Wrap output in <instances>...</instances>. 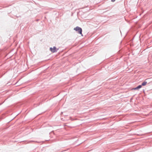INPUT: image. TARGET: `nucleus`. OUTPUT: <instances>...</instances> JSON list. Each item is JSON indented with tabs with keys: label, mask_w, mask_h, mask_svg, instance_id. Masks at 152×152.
Returning <instances> with one entry per match:
<instances>
[{
	"label": "nucleus",
	"mask_w": 152,
	"mask_h": 152,
	"mask_svg": "<svg viewBox=\"0 0 152 152\" xmlns=\"http://www.w3.org/2000/svg\"><path fill=\"white\" fill-rule=\"evenodd\" d=\"M74 30H75L76 31H77L78 33L83 36L82 34V30L81 28L80 27L78 26H77L74 29Z\"/></svg>",
	"instance_id": "obj_1"
},
{
	"label": "nucleus",
	"mask_w": 152,
	"mask_h": 152,
	"mask_svg": "<svg viewBox=\"0 0 152 152\" xmlns=\"http://www.w3.org/2000/svg\"><path fill=\"white\" fill-rule=\"evenodd\" d=\"M147 83V82L146 81H145L142 83V84L141 85H140V86H141V87H142V86H145L146 85Z\"/></svg>",
	"instance_id": "obj_4"
},
{
	"label": "nucleus",
	"mask_w": 152,
	"mask_h": 152,
	"mask_svg": "<svg viewBox=\"0 0 152 152\" xmlns=\"http://www.w3.org/2000/svg\"><path fill=\"white\" fill-rule=\"evenodd\" d=\"M58 50V49H57L55 46H54L53 48L51 47L50 48V50L53 53L57 52Z\"/></svg>",
	"instance_id": "obj_2"
},
{
	"label": "nucleus",
	"mask_w": 152,
	"mask_h": 152,
	"mask_svg": "<svg viewBox=\"0 0 152 152\" xmlns=\"http://www.w3.org/2000/svg\"><path fill=\"white\" fill-rule=\"evenodd\" d=\"M115 0H111V1L112 2H114Z\"/></svg>",
	"instance_id": "obj_5"
},
{
	"label": "nucleus",
	"mask_w": 152,
	"mask_h": 152,
	"mask_svg": "<svg viewBox=\"0 0 152 152\" xmlns=\"http://www.w3.org/2000/svg\"><path fill=\"white\" fill-rule=\"evenodd\" d=\"M141 86H140V85H139L138 86H137L136 87L133 88V89H134V90H138V89L141 88Z\"/></svg>",
	"instance_id": "obj_3"
}]
</instances>
